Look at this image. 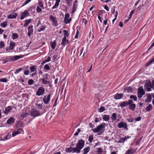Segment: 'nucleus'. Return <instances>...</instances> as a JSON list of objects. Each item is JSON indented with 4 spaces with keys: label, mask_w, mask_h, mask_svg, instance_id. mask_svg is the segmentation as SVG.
<instances>
[{
    "label": "nucleus",
    "mask_w": 154,
    "mask_h": 154,
    "mask_svg": "<svg viewBox=\"0 0 154 154\" xmlns=\"http://www.w3.org/2000/svg\"><path fill=\"white\" fill-rule=\"evenodd\" d=\"M145 92L143 88L140 87L137 89V95L139 98H140L144 94Z\"/></svg>",
    "instance_id": "nucleus-6"
},
{
    "label": "nucleus",
    "mask_w": 154,
    "mask_h": 154,
    "mask_svg": "<svg viewBox=\"0 0 154 154\" xmlns=\"http://www.w3.org/2000/svg\"><path fill=\"white\" fill-rule=\"evenodd\" d=\"M50 20L52 21L54 25L55 26L57 25V20L56 17H54L52 15H50L49 16Z\"/></svg>",
    "instance_id": "nucleus-14"
},
{
    "label": "nucleus",
    "mask_w": 154,
    "mask_h": 154,
    "mask_svg": "<svg viewBox=\"0 0 154 154\" xmlns=\"http://www.w3.org/2000/svg\"><path fill=\"white\" fill-rule=\"evenodd\" d=\"M77 2L78 1L77 0H75L74 2L72 8V12H74L76 11V8L78 6Z\"/></svg>",
    "instance_id": "nucleus-19"
},
{
    "label": "nucleus",
    "mask_w": 154,
    "mask_h": 154,
    "mask_svg": "<svg viewBox=\"0 0 154 154\" xmlns=\"http://www.w3.org/2000/svg\"><path fill=\"white\" fill-rule=\"evenodd\" d=\"M44 68L47 70H49L50 69V67L48 64H46Z\"/></svg>",
    "instance_id": "nucleus-58"
},
{
    "label": "nucleus",
    "mask_w": 154,
    "mask_h": 154,
    "mask_svg": "<svg viewBox=\"0 0 154 154\" xmlns=\"http://www.w3.org/2000/svg\"><path fill=\"white\" fill-rule=\"evenodd\" d=\"M29 109L28 108H25L23 110V112L20 114L21 117L22 118H24L27 116L29 115Z\"/></svg>",
    "instance_id": "nucleus-5"
},
{
    "label": "nucleus",
    "mask_w": 154,
    "mask_h": 154,
    "mask_svg": "<svg viewBox=\"0 0 154 154\" xmlns=\"http://www.w3.org/2000/svg\"><path fill=\"white\" fill-rule=\"evenodd\" d=\"M90 148L89 146H88L85 148L83 149V154H87V153L90 151Z\"/></svg>",
    "instance_id": "nucleus-26"
},
{
    "label": "nucleus",
    "mask_w": 154,
    "mask_h": 154,
    "mask_svg": "<svg viewBox=\"0 0 154 154\" xmlns=\"http://www.w3.org/2000/svg\"><path fill=\"white\" fill-rule=\"evenodd\" d=\"M132 101L131 100H129L128 101H123L120 104V106L121 107H123L126 106L128 105V104L131 103Z\"/></svg>",
    "instance_id": "nucleus-10"
},
{
    "label": "nucleus",
    "mask_w": 154,
    "mask_h": 154,
    "mask_svg": "<svg viewBox=\"0 0 154 154\" xmlns=\"http://www.w3.org/2000/svg\"><path fill=\"white\" fill-rule=\"evenodd\" d=\"M127 120L129 122H132L133 121V120L132 118L128 119Z\"/></svg>",
    "instance_id": "nucleus-62"
},
{
    "label": "nucleus",
    "mask_w": 154,
    "mask_h": 154,
    "mask_svg": "<svg viewBox=\"0 0 154 154\" xmlns=\"http://www.w3.org/2000/svg\"><path fill=\"white\" fill-rule=\"evenodd\" d=\"M7 81V79L6 78L2 79H0V81L2 82H6Z\"/></svg>",
    "instance_id": "nucleus-51"
},
{
    "label": "nucleus",
    "mask_w": 154,
    "mask_h": 154,
    "mask_svg": "<svg viewBox=\"0 0 154 154\" xmlns=\"http://www.w3.org/2000/svg\"><path fill=\"white\" fill-rule=\"evenodd\" d=\"M30 114L31 116L34 117L40 115V112L35 109H32L30 112Z\"/></svg>",
    "instance_id": "nucleus-9"
},
{
    "label": "nucleus",
    "mask_w": 154,
    "mask_h": 154,
    "mask_svg": "<svg viewBox=\"0 0 154 154\" xmlns=\"http://www.w3.org/2000/svg\"><path fill=\"white\" fill-rule=\"evenodd\" d=\"M30 10L31 13H33L35 12V9L34 7H32L30 9H29V10Z\"/></svg>",
    "instance_id": "nucleus-56"
},
{
    "label": "nucleus",
    "mask_w": 154,
    "mask_h": 154,
    "mask_svg": "<svg viewBox=\"0 0 154 154\" xmlns=\"http://www.w3.org/2000/svg\"><path fill=\"white\" fill-rule=\"evenodd\" d=\"M152 105L151 104H149L148 106L146 107V111H150L152 109Z\"/></svg>",
    "instance_id": "nucleus-32"
},
{
    "label": "nucleus",
    "mask_w": 154,
    "mask_h": 154,
    "mask_svg": "<svg viewBox=\"0 0 154 154\" xmlns=\"http://www.w3.org/2000/svg\"><path fill=\"white\" fill-rule=\"evenodd\" d=\"M7 26V22H4L1 24V26L2 27H5Z\"/></svg>",
    "instance_id": "nucleus-43"
},
{
    "label": "nucleus",
    "mask_w": 154,
    "mask_h": 154,
    "mask_svg": "<svg viewBox=\"0 0 154 154\" xmlns=\"http://www.w3.org/2000/svg\"><path fill=\"white\" fill-rule=\"evenodd\" d=\"M105 110V108L103 106H101L100 107L99 109V112H102L104 111Z\"/></svg>",
    "instance_id": "nucleus-40"
},
{
    "label": "nucleus",
    "mask_w": 154,
    "mask_h": 154,
    "mask_svg": "<svg viewBox=\"0 0 154 154\" xmlns=\"http://www.w3.org/2000/svg\"><path fill=\"white\" fill-rule=\"evenodd\" d=\"M63 32H64V36L66 37V36L68 37L69 35V34L67 31L66 30H64Z\"/></svg>",
    "instance_id": "nucleus-44"
},
{
    "label": "nucleus",
    "mask_w": 154,
    "mask_h": 154,
    "mask_svg": "<svg viewBox=\"0 0 154 154\" xmlns=\"http://www.w3.org/2000/svg\"><path fill=\"white\" fill-rule=\"evenodd\" d=\"M85 145V141L82 140H79L76 146V149H75L77 153H79L81 152V150L83 148Z\"/></svg>",
    "instance_id": "nucleus-1"
},
{
    "label": "nucleus",
    "mask_w": 154,
    "mask_h": 154,
    "mask_svg": "<svg viewBox=\"0 0 154 154\" xmlns=\"http://www.w3.org/2000/svg\"><path fill=\"white\" fill-rule=\"evenodd\" d=\"M32 26H29V36L31 35V34H32L33 32V29H32Z\"/></svg>",
    "instance_id": "nucleus-41"
},
{
    "label": "nucleus",
    "mask_w": 154,
    "mask_h": 154,
    "mask_svg": "<svg viewBox=\"0 0 154 154\" xmlns=\"http://www.w3.org/2000/svg\"><path fill=\"white\" fill-rule=\"evenodd\" d=\"M118 128H123L126 130H128L127 128V125L126 122H121L118 124Z\"/></svg>",
    "instance_id": "nucleus-7"
},
{
    "label": "nucleus",
    "mask_w": 154,
    "mask_h": 154,
    "mask_svg": "<svg viewBox=\"0 0 154 154\" xmlns=\"http://www.w3.org/2000/svg\"><path fill=\"white\" fill-rule=\"evenodd\" d=\"M124 96L123 94L119 93L116 94L114 97V98L116 99H119L122 98Z\"/></svg>",
    "instance_id": "nucleus-21"
},
{
    "label": "nucleus",
    "mask_w": 154,
    "mask_h": 154,
    "mask_svg": "<svg viewBox=\"0 0 154 154\" xmlns=\"http://www.w3.org/2000/svg\"><path fill=\"white\" fill-rule=\"evenodd\" d=\"M17 131H15L14 133H12V136L13 137H14L16 135L20 134H23V131L21 128H17Z\"/></svg>",
    "instance_id": "nucleus-12"
},
{
    "label": "nucleus",
    "mask_w": 154,
    "mask_h": 154,
    "mask_svg": "<svg viewBox=\"0 0 154 154\" xmlns=\"http://www.w3.org/2000/svg\"><path fill=\"white\" fill-rule=\"evenodd\" d=\"M51 94H49L47 96H45L43 98V101L45 104L48 103V102L50 100Z\"/></svg>",
    "instance_id": "nucleus-11"
},
{
    "label": "nucleus",
    "mask_w": 154,
    "mask_h": 154,
    "mask_svg": "<svg viewBox=\"0 0 154 154\" xmlns=\"http://www.w3.org/2000/svg\"><path fill=\"white\" fill-rule=\"evenodd\" d=\"M18 37V34L16 33H13L12 34V38L14 39L17 38Z\"/></svg>",
    "instance_id": "nucleus-35"
},
{
    "label": "nucleus",
    "mask_w": 154,
    "mask_h": 154,
    "mask_svg": "<svg viewBox=\"0 0 154 154\" xmlns=\"http://www.w3.org/2000/svg\"><path fill=\"white\" fill-rule=\"evenodd\" d=\"M151 96H150L149 97H147V99L146 100V102H150L151 101Z\"/></svg>",
    "instance_id": "nucleus-50"
},
{
    "label": "nucleus",
    "mask_w": 154,
    "mask_h": 154,
    "mask_svg": "<svg viewBox=\"0 0 154 154\" xmlns=\"http://www.w3.org/2000/svg\"><path fill=\"white\" fill-rule=\"evenodd\" d=\"M71 18H70L69 19H66L65 20H64V22L65 23L67 24L70 23L71 22Z\"/></svg>",
    "instance_id": "nucleus-46"
},
{
    "label": "nucleus",
    "mask_w": 154,
    "mask_h": 154,
    "mask_svg": "<svg viewBox=\"0 0 154 154\" xmlns=\"http://www.w3.org/2000/svg\"><path fill=\"white\" fill-rule=\"evenodd\" d=\"M11 133H8L6 136V137H5V139H6V140H7L8 139H9L11 137Z\"/></svg>",
    "instance_id": "nucleus-47"
},
{
    "label": "nucleus",
    "mask_w": 154,
    "mask_h": 154,
    "mask_svg": "<svg viewBox=\"0 0 154 154\" xmlns=\"http://www.w3.org/2000/svg\"><path fill=\"white\" fill-rule=\"evenodd\" d=\"M75 149H76L75 148H73L72 147H70L69 148H66L65 151L67 153H69L71 152H72L73 153L74 152H77V151H76V150Z\"/></svg>",
    "instance_id": "nucleus-15"
},
{
    "label": "nucleus",
    "mask_w": 154,
    "mask_h": 154,
    "mask_svg": "<svg viewBox=\"0 0 154 154\" xmlns=\"http://www.w3.org/2000/svg\"><path fill=\"white\" fill-rule=\"evenodd\" d=\"M22 70V68H20L19 69H16V72H15V74H17L19 72L21 71Z\"/></svg>",
    "instance_id": "nucleus-55"
},
{
    "label": "nucleus",
    "mask_w": 154,
    "mask_h": 154,
    "mask_svg": "<svg viewBox=\"0 0 154 154\" xmlns=\"http://www.w3.org/2000/svg\"><path fill=\"white\" fill-rule=\"evenodd\" d=\"M153 61L152 59L149 62H148L146 64V66H148L150 64H151Z\"/></svg>",
    "instance_id": "nucleus-53"
},
{
    "label": "nucleus",
    "mask_w": 154,
    "mask_h": 154,
    "mask_svg": "<svg viewBox=\"0 0 154 154\" xmlns=\"http://www.w3.org/2000/svg\"><path fill=\"white\" fill-rule=\"evenodd\" d=\"M45 26L42 25V27L40 28L38 30V32H40L42 31H43L45 30Z\"/></svg>",
    "instance_id": "nucleus-37"
},
{
    "label": "nucleus",
    "mask_w": 154,
    "mask_h": 154,
    "mask_svg": "<svg viewBox=\"0 0 154 154\" xmlns=\"http://www.w3.org/2000/svg\"><path fill=\"white\" fill-rule=\"evenodd\" d=\"M39 6H40V7H41L42 8H43V4L42 2H41V1L39 2Z\"/></svg>",
    "instance_id": "nucleus-64"
},
{
    "label": "nucleus",
    "mask_w": 154,
    "mask_h": 154,
    "mask_svg": "<svg viewBox=\"0 0 154 154\" xmlns=\"http://www.w3.org/2000/svg\"><path fill=\"white\" fill-rule=\"evenodd\" d=\"M20 56H9L6 58L8 62H10L11 61H15V60L21 58Z\"/></svg>",
    "instance_id": "nucleus-4"
},
{
    "label": "nucleus",
    "mask_w": 154,
    "mask_h": 154,
    "mask_svg": "<svg viewBox=\"0 0 154 154\" xmlns=\"http://www.w3.org/2000/svg\"><path fill=\"white\" fill-rule=\"evenodd\" d=\"M103 119L106 121H108L109 119V117L108 115H104L103 117Z\"/></svg>",
    "instance_id": "nucleus-29"
},
{
    "label": "nucleus",
    "mask_w": 154,
    "mask_h": 154,
    "mask_svg": "<svg viewBox=\"0 0 154 154\" xmlns=\"http://www.w3.org/2000/svg\"><path fill=\"white\" fill-rule=\"evenodd\" d=\"M141 118L140 116L136 118V121H139L141 120Z\"/></svg>",
    "instance_id": "nucleus-63"
},
{
    "label": "nucleus",
    "mask_w": 154,
    "mask_h": 154,
    "mask_svg": "<svg viewBox=\"0 0 154 154\" xmlns=\"http://www.w3.org/2000/svg\"><path fill=\"white\" fill-rule=\"evenodd\" d=\"M130 98L131 99L135 101H136L137 100V97L135 95H131L130 96Z\"/></svg>",
    "instance_id": "nucleus-33"
},
{
    "label": "nucleus",
    "mask_w": 154,
    "mask_h": 154,
    "mask_svg": "<svg viewBox=\"0 0 154 154\" xmlns=\"http://www.w3.org/2000/svg\"><path fill=\"white\" fill-rule=\"evenodd\" d=\"M66 3L68 6H70L72 4V0H66Z\"/></svg>",
    "instance_id": "nucleus-36"
},
{
    "label": "nucleus",
    "mask_w": 154,
    "mask_h": 154,
    "mask_svg": "<svg viewBox=\"0 0 154 154\" xmlns=\"http://www.w3.org/2000/svg\"><path fill=\"white\" fill-rule=\"evenodd\" d=\"M29 24V20H26V22L24 24L23 26L24 27H26L27 26L28 24Z\"/></svg>",
    "instance_id": "nucleus-57"
},
{
    "label": "nucleus",
    "mask_w": 154,
    "mask_h": 154,
    "mask_svg": "<svg viewBox=\"0 0 154 154\" xmlns=\"http://www.w3.org/2000/svg\"><path fill=\"white\" fill-rule=\"evenodd\" d=\"M106 126V124L105 123H103L101 124L98 125L97 126L96 128L92 129L94 133H97L100 131L103 132L104 131V128Z\"/></svg>",
    "instance_id": "nucleus-2"
},
{
    "label": "nucleus",
    "mask_w": 154,
    "mask_h": 154,
    "mask_svg": "<svg viewBox=\"0 0 154 154\" xmlns=\"http://www.w3.org/2000/svg\"><path fill=\"white\" fill-rule=\"evenodd\" d=\"M69 41L68 40L66 39V37L64 36L61 43V44L63 45H65L66 43H68Z\"/></svg>",
    "instance_id": "nucleus-23"
},
{
    "label": "nucleus",
    "mask_w": 154,
    "mask_h": 154,
    "mask_svg": "<svg viewBox=\"0 0 154 154\" xmlns=\"http://www.w3.org/2000/svg\"><path fill=\"white\" fill-rule=\"evenodd\" d=\"M5 46L4 43L3 41H1L0 42V48H4Z\"/></svg>",
    "instance_id": "nucleus-42"
},
{
    "label": "nucleus",
    "mask_w": 154,
    "mask_h": 154,
    "mask_svg": "<svg viewBox=\"0 0 154 154\" xmlns=\"http://www.w3.org/2000/svg\"><path fill=\"white\" fill-rule=\"evenodd\" d=\"M36 11L37 12L39 13L42 11V9L40 8L38 6L36 8Z\"/></svg>",
    "instance_id": "nucleus-52"
},
{
    "label": "nucleus",
    "mask_w": 154,
    "mask_h": 154,
    "mask_svg": "<svg viewBox=\"0 0 154 154\" xmlns=\"http://www.w3.org/2000/svg\"><path fill=\"white\" fill-rule=\"evenodd\" d=\"M30 72H35L34 73L31 74V77L33 78V77H35L36 78V80H37V72L36 68L35 66H31L30 67Z\"/></svg>",
    "instance_id": "nucleus-3"
},
{
    "label": "nucleus",
    "mask_w": 154,
    "mask_h": 154,
    "mask_svg": "<svg viewBox=\"0 0 154 154\" xmlns=\"http://www.w3.org/2000/svg\"><path fill=\"white\" fill-rule=\"evenodd\" d=\"M153 86H154V80L152 81V83L150 81H149V82H146L144 85V86L150 87L152 88Z\"/></svg>",
    "instance_id": "nucleus-16"
},
{
    "label": "nucleus",
    "mask_w": 154,
    "mask_h": 154,
    "mask_svg": "<svg viewBox=\"0 0 154 154\" xmlns=\"http://www.w3.org/2000/svg\"><path fill=\"white\" fill-rule=\"evenodd\" d=\"M144 87L148 91H150L151 90V88L150 87L144 86Z\"/></svg>",
    "instance_id": "nucleus-60"
},
{
    "label": "nucleus",
    "mask_w": 154,
    "mask_h": 154,
    "mask_svg": "<svg viewBox=\"0 0 154 154\" xmlns=\"http://www.w3.org/2000/svg\"><path fill=\"white\" fill-rule=\"evenodd\" d=\"M69 17V13H67L65 15V18L64 20H65L66 19H68V18Z\"/></svg>",
    "instance_id": "nucleus-54"
},
{
    "label": "nucleus",
    "mask_w": 154,
    "mask_h": 154,
    "mask_svg": "<svg viewBox=\"0 0 154 154\" xmlns=\"http://www.w3.org/2000/svg\"><path fill=\"white\" fill-rule=\"evenodd\" d=\"M131 101L132 102L131 103L128 104V108L132 111H134L136 108V106L135 104L133 103V101L132 100H131Z\"/></svg>",
    "instance_id": "nucleus-17"
},
{
    "label": "nucleus",
    "mask_w": 154,
    "mask_h": 154,
    "mask_svg": "<svg viewBox=\"0 0 154 154\" xmlns=\"http://www.w3.org/2000/svg\"><path fill=\"white\" fill-rule=\"evenodd\" d=\"M59 5V2L57 0L56 1V2L54 5L52 7V9L56 8Z\"/></svg>",
    "instance_id": "nucleus-38"
},
{
    "label": "nucleus",
    "mask_w": 154,
    "mask_h": 154,
    "mask_svg": "<svg viewBox=\"0 0 154 154\" xmlns=\"http://www.w3.org/2000/svg\"><path fill=\"white\" fill-rule=\"evenodd\" d=\"M58 54L57 53H56L54 55L53 57V59L54 60H55L56 59V58L57 57Z\"/></svg>",
    "instance_id": "nucleus-59"
},
{
    "label": "nucleus",
    "mask_w": 154,
    "mask_h": 154,
    "mask_svg": "<svg viewBox=\"0 0 154 154\" xmlns=\"http://www.w3.org/2000/svg\"><path fill=\"white\" fill-rule=\"evenodd\" d=\"M129 137L127 136V137H125L124 138H121L118 141V143H123L126 140L127 138H129Z\"/></svg>",
    "instance_id": "nucleus-24"
},
{
    "label": "nucleus",
    "mask_w": 154,
    "mask_h": 154,
    "mask_svg": "<svg viewBox=\"0 0 154 154\" xmlns=\"http://www.w3.org/2000/svg\"><path fill=\"white\" fill-rule=\"evenodd\" d=\"M42 80V83L44 84H47L50 83V82L46 80L45 78H43L40 79Z\"/></svg>",
    "instance_id": "nucleus-31"
},
{
    "label": "nucleus",
    "mask_w": 154,
    "mask_h": 154,
    "mask_svg": "<svg viewBox=\"0 0 154 154\" xmlns=\"http://www.w3.org/2000/svg\"><path fill=\"white\" fill-rule=\"evenodd\" d=\"M23 126V123L22 122H20L17 123V124L16 127V128H20V127H22Z\"/></svg>",
    "instance_id": "nucleus-28"
},
{
    "label": "nucleus",
    "mask_w": 154,
    "mask_h": 154,
    "mask_svg": "<svg viewBox=\"0 0 154 154\" xmlns=\"http://www.w3.org/2000/svg\"><path fill=\"white\" fill-rule=\"evenodd\" d=\"M17 16V14L15 13L11 14L10 15L7 16V18L8 19L15 18Z\"/></svg>",
    "instance_id": "nucleus-22"
},
{
    "label": "nucleus",
    "mask_w": 154,
    "mask_h": 154,
    "mask_svg": "<svg viewBox=\"0 0 154 154\" xmlns=\"http://www.w3.org/2000/svg\"><path fill=\"white\" fill-rule=\"evenodd\" d=\"M142 140L141 138H140L139 139H138L136 140L135 144L136 145H138L140 142L141 140Z\"/></svg>",
    "instance_id": "nucleus-48"
},
{
    "label": "nucleus",
    "mask_w": 154,
    "mask_h": 154,
    "mask_svg": "<svg viewBox=\"0 0 154 154\" xmlns=\"http://www.w3.org/2000/svg\"><path fill=\"white\" fill-rule=\"evenodd\" d=\"M37 106L38 108L40 109H42L43 106L42 104H38L37 105Z\"/></svg>",
    "instance_id": "nucleus-61"
},
{
    "label": "nucleus",
    "mask_w": 154,
    "mask_h": 154,
    "mask_svg": "<svg viewBox=\"0 0 154 154\" xmlns=\"http://www.w3.org/2000/svg\"><path fill=\"white\" fill-rule=\"evenodd\" d=\"M124 89L125 90H127L128 92H131L132 91V88L130 87H125Z\"/></svg>",
    "instance_id": "nucleus-30"
},
{
    "label": "nucleus",
    "mask_w": 154,
    "mask_h": 154,
    "mask_svg": "<svg viewBox=\"0 0 154 154\" xmlns=\"http://www.w3.org/2000/svg\"><path fill=\"white\" fill-rule=\"evenodd\" d=\"M14 120L13 117H11L7 120V123L8 125L12 124L14 123Z\"/></svg>",
    "instance_id": "nucleus-18"
},
{
    "label": "nucleus",
    "mask_w": 154,
    "mask_h": 154,
    "mask_svg": "<svg viewBox=\"0 0 154 154\" xmlns=\"http://www.w3.org/2000/svg\"><path fill=\"white\" fill-rule=\"evenodd\" d=\"M132 150L129 149L126 151L125 154H132Z\"/></svg>",
    "instance_id": "nucleus-49"
},
{
    "label": "nucleus",
    "mask_w": 154,
    "mask_h": 154,
    "mask_svg": "<svg viewBox=\"0 0 154 154\" xmlns=\"http://www.w3.org/2000/svg\"><path fill=\"white\" fill-rule=\"evenodd\" d=\"M97 149V152L100 153L101 154L102 152V149L101 148H98L96 149Z\"/></svg>",
    "instance_id": "nucleus-39"
},
{
    "label": "nucleus",
    "mask_w": 154,
    "mask_h": 154,
    "mask_svg": "<svg viewBox=\"0 0 154 154\" xmlns=\"http://www.w3.org/2000/svg\"><path fill=\"white\" fill-rule=\"evenodd\" d=\"M11 109L12 108L11 106H8L5 108L4 113L6 114H7Z\"/></svg>",
    "instance_id": "nucleus-25"
},
{
    "label": "nucleus",
    "mask_w": 154,
    "mask_h": 154,
    "mask_svg": "<svg viewBox=\"0 0 154 154\" xmlns=\"http://www.w3.org/2000/svg\"><path fill=\"white\" fill-rule=\"evenodd\" d=\"M50 45L52 49H55L56 46V41L54 40V42H50Z\"/></svg>",
    "instance_id": "nucleus-27"
},
{
    "label": "nucleus",
    "mask_w": 154,
    "mask_h": 154,
    "mask_svg": "<svg viewBox=\"0 0 154 154\" xmlns=\"http://www.w3.org/2000/svg\"><path fill=\"white\" fill-rule=\"evenodd\" d=\"M28 13V11L26 10H25L24 12H22L21 14L20 19L22 20L26 17Z\"/></svg>",
    "instance_id": "nucleus-20"
},
{
    "label": "nucleus",
    "mask_w": 154,
    "mask_h": 154,
    "mask_svg": "<svg viewBox=\"0 0 154 154\" xmlns=\"http://www.w3.org/2000/svg\"><path fill=\"white\" fill-rule=\"evenodd\" d=\"M93 140V136L92 135H90L89 136L88 141L90 142H91Z\"/></svg>",
    "instance_id": "nucleus-45"
},
{
    "label": "nucleus",
    "mask_w": 154,
    "mask_h": 154,
    "mask_svg": "<svg viewBox=\"0 0 154 154\" xmlns=\"http://www.w3.org/2000/svg\"><path fill=\"white\" fill-rule=\"evenodd\" d=\"M15 45V44L14 42L11 41L10 42L9 47H7L5 48L6 50L7 51H10L13 50L14 49Z\"/></svg>",
    "instance_id": "nucleus-8"
},
{
    "label": "nucleus",
    "mask_w": 154,
    "mask_h": 154,
    "mask_svg": "<svg viewBox=\"0 0 154 154\" xmlns=\"http://www.w3.org/2000/svg\"><path fill=\"white\" fill-rule=\"evenodd\" d=\"M117 114L116 113H113L111 117V119L113 120H115L116 119Z\"/></svg>",
    "instance_id": "nucleus-34"
},
{
    "label": "nucleus",
    "mask_w": 154,
    "mask_h": 154,
    "mask_svg": "<svg viewBox=\"0 0 154 154\" xmlns=\"http://www.w3.org/2000/svg\"><path fill=\"white\" fill-rule=\"evenodd\" d=\"M45 91V88L42 87H40L39 88L38 91L36 92V94L39 96L42 94Z\"/></svg>",
    "instance_id": "nucleus-13"
}]
</instances>
